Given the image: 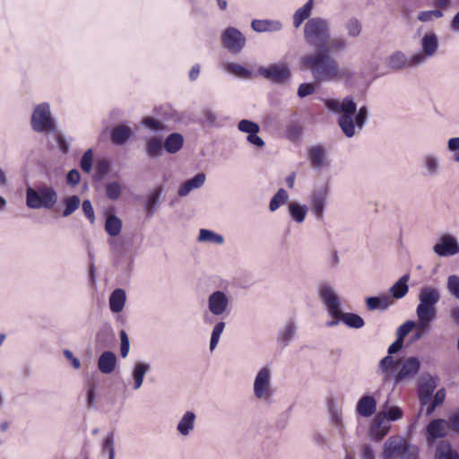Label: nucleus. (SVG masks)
<instances>
[{"mask_svg": "<svg viewBox=\"0 0 459 459\" xmlns=\"http://www.w3.org/2000/svg\"><path fill=\"white\" fill-rule=\"evenodd\" d=\"M299 68L309 72L316 82H339L348 76L345 69L325 49L306 53L299 58Z\"/></svg>", "mask_w": 459, "mask_h": 459, "instance_id": "nucleus-1", "label": "nucleus"}, {"mask_svg": "<svg viewBox=\"0 0 459 459\" xmlns=\"http://www.w3.org/2000/svg\"><path fill=\"white\" fill-rule=\"evenodd\" d=\"M325 108L333 113L339 114L337 122L345 136L351 138L358 134L368 119V109L362 106L357 110V104L352 95L342 100L327 99L324 100Z\"/></svg>", "mask_w": 459, "mask_h": 459, "instance_id": "nucleus-2", "label": "nucleus"}, {"mask_svg": "<svg viewBox=\"0 0 459 459\" xmlns=\"http://www.w3.org/2000/svg\"><path fill=\"white\" fill-rule=\"evenodd\" d=\"M318 297L333 318L341 319L343 324L351 328L359 329L364 326V320L359 315L342 312L340 298L334 289L328 283L319 285Z\"/></svg>", "mask_w": 459, "mask_h": 459, "instance_id": "nucleus-3", "label": "nucleus"}, {"mask_svg": "<svg viewBox=\"0 0 459 459\" xmlns=\"http://www.w3.org/2000/svg\"><path fill=\"white\" fill-rule=\"evenodd\" d=\"M441 298L438 289L432 286H425L418 294L419 304L416 307L418 319L434 321L437 315V304Z\"/></svg>", "mask_w": 459, "mask_h": 459, "instance_id": "nucleus-4", "label": "nucleus"}, {"mask_svg": "<svg viewBox=\"0 0 459 459\" xmlns=\"http://www.w3.org/2000/svg\"><path fill=\"white\" fill-rule=\"evenodd\" d=\"M419 449L401 437H390L384 444L382 459H418Z\"/></svg>", "mask_w": 459, "mask_h": 459, "instance_id": "nucleus-5", "label": "nucleus"}, {"mask_svg": "<svg viewBox=\"0 0 459 459\" xmlns=\"http://www.w3.org/2000/svg\"><path fill=\"white\" fill-rule=\"evenodd\" d=\"M330 37L327 21L320 17L308 19L304 26V39L309 45L322 49Z\"/></svg>", "mask_w": 459, "mask_h": 459, "instance_id": "nucleus-6", "label": "nucleus"}, {"mask_svg": "<svg viewBox=\"0 0 459 459\" xmlns=\"http://www.w3.org/2000/svg\"><path fill=\"white\" fill-rule=\"evenodd\" d=\"M57 202V194L48 186L39 187L35 190L29 187L26 191V203L31 209H51Z\"/></svg>", "mask_w": 459, "mask_h": 459, "instance_id": "nucleus-7", "label": "nucleus"}, {"mask_svg": "<svg viewBox=\"0 0 459 459\" xmlns=\"http://www.w3.org/2000/svg\"><path fill=\"white\" fill-rule=\"evenodd\" d=\"M420 45L421 52L414 53L410 56L411 66H419L437 54L439 46L438 38L436 33L428 32L421 38Z\"/></svg>", "mask_w": 459, "mask_h": 459, "instance_id": "nucleus-8", "label": "nucleus"}, {"mask_svg": "<svg viewBox=\"0 0 459 459\" xmlns=\"http://www.w3.org/2000/svg\"><path fill=\"white\" fill-rule=\"evenodd\" d=\"M254 394L258 400L270 402L273 394L272 385V370L269 367L262 368L254 381Z\"/></svg>", "mask_w": 459, "mask_h": 459, "instance_id": "nucleus-9", "label": "nucleus"}, {"mask_svg": "<svg viewBox=\"0 0 459 459\" xmlns=\"http://www.w3.org/2000/svg\"><path fill=\"white\" fill-rule=\"evenodd\" d=\"M31 126L34 131L39 133L56 131L48 103H41L36 107L31 117Z\"/></svg>", "mask_w": 459, "mask_h": 459, "instance_id": "nucleus-10", "label": "nucleus"}, {"mask_svg": "<svg viewBox=\"0 0 459 459\" xmlns=\"http://www.w3.org/2000/svg\"><path fill=\"white\" fill-rule=\"evenodd\" d=\"M208 310L214 316H222L230 312V296L222 290H215L208 296Z\"/></svg>", "mask_w": 459, "mask_h": 459, "instance_id": "nucleus-11", "label": "nucleus"}, {"mask_svg": "<svg viewBox=\"0 0 459 459\" xmlns=\"http://www.w3.org/2000/svg\"><path fill=\"white\" fill-rule=\"evenodd\" d=\"M420 368V361L416 357L396 360V373L394 377L395 384L412 378L419 372Z\"/></svg>", "mask_w": 459, "mask_h": 459, "instance_id": "nucleus-12", "label": "nucleus"}, {"mask_svg": "<svg viewBox=\"0 0 459 459\" xmlns=\"http://www.w3.org/2000/svg\"><path fill=\"white\" fill-rule=\"evenodd\" d=\"M259 74L273 82L281 83L290 76V71L287 64H273L268 67H260Z\"/></svg>", "mask_w": 459, "mask_h": 459, "instance_id": "nucleus-13", "label": "nucleus"}, {"mask_svg": "<svg viewBox=\"0 0 459 459\" xmlns=\"http://www.w3.org/2000/svg\"><path fill=\"white\" fill-rule=\"evenodd\" d=\"M433 251L439 256H452L459 253V244L450 234H444L433 247Z\"/></svg>", "mask_w": 459, "mask_h": 459, "instance_id": "nucleus-14", "label": "nucleus"}, {"mask_svg": "<svg viewBox=\"0 0 459 459\" xmlns=\"http://www.w3.org/2000/svg\"><path fill=\"white\" fill-rule=\"evenodd\" d=\"M328 189L325 186L316 189L310 196V208L313 214L319 221L323 220L324 210L326 204Z\"/></svg>", "mask_w": 459, "mask_h": 459, "instance_id": "nucleus-15", "label": "nucleus"}, {"mask_svg": "<svg viewBox=\"0 0 459 459\" xmlns=\"http://www.w3.org/2000/svg\"><path fill=\"white\" fill-rule=\"evenodd\" d=\"M225 47L233 53H238L246 43L245 37L235 28H228L223 35Z\"/></svg>", "mask_w": 459, "mask_h": 459, "instance_id": "nucleus-16", "label": "nucleus"}, {"mask_svg": "<svg viewBox=\"0 0 459 459\" xmlns=\"http://www.w3.org/2000/svg\"><path fill=\"white\" fill-rule=\"evenodd\" d=\"M448 429V421L446 420L437 419L433 420L429 423L427 427V432L429 438L437 439L444 437L446 435Z\"/></svg>", "mask_w": 459, "mask_h": 459, "instance_id": "nucleus-17", "label": "nucleus"}, {"mask_svg": "<svg viewBox=\"0 0 459 459\" xmlns=\"http://www.w3.org/2000/svg\"><path fill=\"white\" fill-rule=\"evenodd\" d=\"M390 426L385 412L378 413L372 425V435L377 440L382 439L389 431Z\"/></svg>", "mask_w": 459, "mask_h": 459, "instance_id": "nucleus-18", "label": "nucleus"}, {"mask_svg": "<svg viewBox=\"0 0 459 459\" xmlns=\"http://www.w3.org/2000/svg\"><path fill=\"white\" fill-rule=\"evenodd\" d=\"M385 65L389 69L401 70L404 67H412L410 65V57L402 51H394L387 56Z\"/></svg>", "mask_w": 459, "mask_h": 459, "instance_id": "nucleus-19", "label": "nucleus"}, {"mask_svg": "<svg viewBox=\"0 0 459 459\" xmlns=\"http://www.w3.org/2000/svg\"><path fill=\"white\" fill-rule=\"evenodd\" d=\"M195 419L196 416L195 412L191 411L185 412L177 426V430L178 433L184 437L188 436L190 432L195 429Z\"/></svg>", "mask_w": 459, "mask_h": 459, "instance_id": "nucleus-20", "label": "nucleus"}, {"mask_svg": "<svg viewBox=\"0 0 459 459\" xmlns=\"http://www.w3.org/2000/svg\"><path fill=\"white\" fill-rule=\"evenodd\" d=\"M117 365V357L112 351H104L98 359V368L103 374H110Z\"/></svg>", "mask_w": 459, "mask_h": 459, "instance_id": "nucleus-21", "label": "nucleus"}, {"mask_svg": "<svg viewBox=\"0 0 459 459\" xmlns=\"http://www.w3.org/2000/svg\"><path fill=\"white\" fill-rule=\"evenodd\" d=\"M308 160L311 163V167L314 169H320L328 164L324 148L319 145L313 146L308 150Z\"/></svg>", "mask_w": 459, "mask_h": 459, "instance_id": "nucleus-22", "label": "nucleus"}, {"mask_svg": "<svg viewBox=\"0 0 459 459\" xmlns=\"http://www.w3.org/2000/svg\"><path fill=\"white\" fill-rule=\"evenodd\" d=\"M206 177L204 173H198L193 178L186 181L178 189V195L181 197L186 196L192 190L200 188L205 182Z\"/></svg>", "mask_w": 459, "mask_h": 459, "instance_id": "nucleus-23", "label": "nucleus"}, {"mask_svg": "<svg viewBox=\"0 0 459 459\" xmlns=\"http://www.w3.org/2000/svg\"><path fill=\"white\" fill-rule=\"evenodd\" d=\"M377 402L369 395L361 397L357 404V412L363 417H370L376 411Z\"/></svg>", "mask_w": 459, "mask_h": 459, "instance_id": "nucleus-24", "label": "nucleus"}, {"mask_svg": "<svg viewBox=\"0 0 459 459\" xmlns=\"http://www.w3.org/2000/svg\"><path fill=\"white\" fill-rule=\"evenodd\" d=\"M251 27L257 32L278 31L281 30L282 24L279 21L253 20Z\"/></svg>", "mask_w": 459, "mask_h": 459, "instance_id": "nucleus-25", "label": "nucleus"}, {"mask_svg": "<svg viewBox=\"0 0 459 459\" xmlns=\"http://www.w3.org/2000/svg\"><path fill=\"white\" fill-rule=\"evenodd\" d=\"M409 279H410V275L404 274L390 288L389 293L391 294L393 299H402L408 293Z\"/></svg>", "mask_w": 459, "mask_h": 459, "instance_id": "nucleus-26", "label": "nucleus"}, {"mask_svg": "<svg viewBox=\"0 0 459 459\" xmlns=\"http://www.w3.org/2000/svg\"><path fill=\"white\" fill-rule=\"evenodd\" d=\"M396 360L390 354L384 357L378 364V372L383 375V381L387 382L395 370Z\"/></svg>", "mask_w": 459, "mask_h": 459, "instance_id": "nucleus-27", "label": "nucleus"}, {"mask_svg": "<svg viewBox=\"0 0 459 459\" xmlns=\"http://www.w3.org/2000/svg\"><path fill=\"white\" fill-rule=\"evenodd\" d=\"M396 360L390 354L384 357L378 364V372L383 375V381L387 382L395 370Z\"/></svg>", "mask_w": 459, "mask_h": 459, "instance_id": "nucleus-28", "label": "nucleus"}, {"mask_svg": "<svg viewBox=\"0 0 459 459\" xmlns=\"http://www.w3.org/2000/svg\"><path fill=\"white\" fill-rule=\"evenodd\" d=\"M150 369L151 366L146 362L135 363L132 372L134 390H138L142 386L144 376Z\"/></svg>", "mask_w": 459, "mask_h": 459, "instance_id": "nucleus-29", "label": "nucleus"}, {"mask_svg": "<svg viewBox=\"0 0 459 459\" xmlns=\"http://www.w3.org/2000/svg\"><path fill=\"white\" fill-rule=\"evenodd\" d=\"M314 7V1L308 0L302 7L299 8L293 14V26L298 29L307 20Z\"/></svg>", "mask_w": 459, "mask_h": 459, "instance_id": "nucleus-30", "label": "nucleus"}, {"mask_svg": "<svg viewBox=\"0 0 459 459\" xmlns=\"http://www.w3.org/2000/svg\"><path fill=\"white\" fill-rule=\"evenodd\" d=\"M126 303V292L122 289L115 290L109 297V307L113 313L123 310Z\"/></svg>", "mask_w": 459, "mask_h": 459, "instance_id": "nucleus-31", "label": "nucleus"}, {"mask_svg": "<svg viewBox=\"0 0 459 459\" xmlns=\"http://www.w3.org/2000/svg\"><path fill=\"white\" fill-rule=\"evenodd\" d=\"M437 386L435 378L429 377L420 386L419 395L422 404H426L431 398V395Z\"/></svg>", "mask_w": 459, "mask_h": 459, "instance_id": "nucleus-32", "label": "nucleus"}, {"mask_svg": "<svg viewBox=\"0 0 459 459\" xmlns=\"http://www.w3.org/2000/svg\"><path fill=\"white\" fill-rule=\"evenodd\" d=\"M131 135H132L131 128L126 126L121 125V126H116L112 130L111 139L114 143L122 145L126 142H127V140L131 137Z\"/></svg>", "mask_w": 459, "mask_h": 459, "instance_id": "nucleus-33", "label": "nucleus"}, {"mask_svg": "<svg viewBox=\"0 0 459 459\" xmlns=\"http://www.w3.org/2000/svg\"><path fill=\"white\" fill-rule=\"evenodd\" d=\"M288 212L290 217L297 223H301L305 221L307 212V206L306 204H300L297 202H291L288 205Z\"/></svg>", "mask_w": 459, "mask_h": 459, "instance_id": "nucleus-34", "label": "nucleus"}, {"mask_svg": "<svg viewBox=\"0 0 459 459\" xmlns=\"http://www.w3.org/2000/svg\"><path fill=\"white\" fill-rule=\"evenodd\" d=\"M184 143V137L178 133L169 134L164 142V149L169 153L178 152Z\"/></svg>", "mask_w": 459, "mask_h": 459, "instance_id": "nucleus-35", "label": "nucleus"}, {"mask_svg": "<svg viewBox=\"0 0 459 459\" xmlns=\"http://www.w3.org/2000/svg\"><path fill=\"white\" fill-rule=\"evenodd\" d=\"M123 227L122 221L114 214L107 217L105 221V230L110 237H117L120 234Z\"/></svg>", "mask_w": 459, "mask_h": 459, "instance_id": "nucleus-36", "label": "nucleus"}, {"mask_svg": "<svg viewBox=\"0 0 459 459\" xmlns=\"http://www.w3.org/2000/svg\"><path fill=\"white\" fill-rule=\"evenodd\" d=\"M162 193V187L157 186L155 189H153L148 195L145 208L148 212V216H152L155 211L157 210L159 204H160V198Z\"/></svg>", "mask_w": 459, "mask_h": 459, "instance_id": "nucleus-37", "label": "nucleus"}, {"mask_svg": "<svg viewBox=\"0 0 459 459\" xmlns=\"http://www.w3.org/2000/svg\"><path fill=\"white\" fill-rule=\"evenodd\" d=\"M423 166L429 176H436L440 169V162L437 156L434 154H426L422 158Z\"/></svg>", "mask_w": 459, "mask_h": 459, "instance_id": "nucleus-38", "label": "nucleus"}, {"mask_svg": "<svg viewBox=\"0 0 459 459\" xmlns=\"http://www.w3.org/2000/svg\"><path fill=\"white\" fill-rule=\"evenodd\" d=\"M435 459H459V454L450 444L441 443L436 450Z\"/></svg>", "mask_w": 459, "mask_h": 459, "instance_id": "nucleus-39", "label": "nucleus"}, {"mask_svg": "<svg viewBox=\"0 0 459 459\" xmlns=\"http://www.w3.org/2000/svg\"><path fill=\"white\" fill-rule=\"evenodd\" d=\"M297 326L293 321H289L279 333L278 340L286 346L296 333Z\"/></svg>", "mask_w": 459, "mask_h": 459, "instance_id": "nucleus-40", "label": "nucleus"}, {"mask_svg": "<svg viewBox=\"0 0 459 459\" xmlns=\"http://www.w3.org/2000/svg\"><path fill=\"white\" fill-rule=\"evenodd\" d=\"M65 209L62 212L64 217H68L74 213L81 205V199L77 195H70L63 200Z\"/></svg>", "mask_w": 459, "mask_h": 459, "instance_id": "nucleus-41", "label": "nucleus"}, {"mask_svg": "<svg viewBox=\"0 0 459 459\" xmlns=\"http://www.w3.org/2000/svg\"><path fill=\"white\" fill-rule=\"evenodd\" d=\"M289 195L283 188H280L277 193L273 196L269 204V210L275 212L281 205L287 203Z\"/></svg>", "mask_w": 459, "mask_h": 459, "instance_id": "nucleus-42", "label": "nucleus"}, {"mask_svg": "<svg viewBox=\"0 0 459 459\" xmlns=\"http://www.w3.org/2000/svg\"><path fill=\"white\" fill-rule=\"evenodd\" d=\"M198 241L221 245L224 242V238L221 235H219L212 230L203 229L199 232Z\"/></svg>", "mask_w": 459, "mask_h": 459, "instance_id": "nucleus-43", "label": "nucleus"}, {"mask_svg": "<svg viewBox=\"0 0 459 459\" xmlns=\"http://www.w3.org/2000/svg\"><path fill=\"white\" fill-rule=\"evenodd\" d=\"M224 68L230 74L240 78H248L251 74L249 70L237 63H227L224 65Z\"/></svg>", "mask_w": 459, "mask_h": 459, "instance_id": "nucleus-44", "label": "nucleus"}, {"mask_svg": "<svg viewBox=\"0 0 459 459\" xmlns=\"http://www.w3.org/2000/svg\"><path fill=\"white\" fill-rule=\"evenodd\" d=\"M432 322L433 321H423L422 319H418V322H416V326L414 327L416 328V331L412 335V342H416L427 334L431 328Z\"/></svg>", "mask_w": 459, "mask_h": 459, "instance_id": "nucleus-45", "label": "nucleus"}, {"mask_svg": "<svg viewBox=\"0 0 459 459\" xmlns=\"http://www.w3.org/2000/svg\"><path fill=\"white\" fill-rule=\"evenodd\" d=\"M226 324L223 321H220L215 324L212 328L211 340H210V350L212 351L217 347L220 337L225 329Z\"/></svg>", "mask_w": 459, "mask_h": 459, "instance_id": "nucleus-46", "label": "nucleus"}, {"mask_svg": "<svg viewBox=\"0 0 459 459\" xmlns=\"http://www.w3.org/2000/svg\"><path fill=\"white\" fill-rule=\"evenodd\" d=\"M162 143L158 138H152L147 143V154L152 157H159L162 153Z\"/></svg>", "mask_w": 459, "mask_h": 459, "instance_id": "nucleus-47", "label": "nucleus"}, {"mask_svg": "<svg viewBox=\"0 0 459 459\" xmlns=\"http://www.w3.org/2000/svg\"><path fill=\"white\" fill-rule=\"evenodd\" d=\"M345 30L350 37L356 38L360 35L362 26L358 19L351 18L345 23Z\"/></svg>", "mask_w": 459, "mask_h": 459, "instance_id": "nucleus-48", "label": "nucleus"}, {"mask_svg": "<svg viewBox=\"0 0 459 459\" xmlns=\"http://www.w3.org/2000/svg\"><path fill=\"white\" fill-rule=\"evenodd\" d=\"M416 326V322L408 320L401 325L396 330V337L402 341L412 331Z\"/></svg>", "mask_w": 459, "mask_h": 459, "instance_id": "nucleus-49", "label": "nucleus"}, {"mask_svg": "<svg viewBox=\"0 0 459 459\" xmlns=\"http://www.w3.org/2000/svg\"><path fill=\"white\" fill-rule=\"evenodd\" d=\"M446 288L452 296L459 299V276L450 275L447 278Z\"/></svg>", "mask_w": 459, "mask_h": 459, "instance_id": "nucleus-50", "label": "nucleus"}, {"mask_svg": "<svg viewBox=\"0 0 459 459\" xmlns=\"http://www.w3.org/2000/svg\"><path fill=\"white\" fill-rule=\"evenodd\" d=\"M328 49L332 52H341L347 48V41L342 37L333 38L328 39Z\"/></svg>", "mask_w": 459, "mask_h": 459, "instance_id": "nucleus-51", "label": "nucleus"}, {"mask_svg": "<svg viewBox=\"0 0 459 459\" xmlns=\"http://www.w3.org/2000/svg\"><path fill=\"white\" fill-rule=\"evenodd\" d=\"M238 127L241 132L247 133L248 134L258 133L260 129L259 126L256 123L247 119L241 120L238 123Z\"/></svg>", "mask_w": 459, "mask_h": 459, "instance_id": "nucleus-52", "label": "nucleus"}, {"mask_svg": "<svg viewBox=\"0 0 459 459\" xmlns=\"http://www.w3.org/2000/svg\"><path fill=\"white\" fill-rule=\"evenodd\" d=\"M443 17V13L440 10L422 11L418 13V20L423 22H430L433 19Z\"/></svg>", "mask_w": 459, "mask_h": 459, "instance_id": "nucleus-53", "label": "nucleus"}, {"mask_svg": "<svg viewBox=\"0 0 459 459\" xmlns=\"http://www.w3.org/2000/svg\"><path fill=\"white\" fill-rule=\"evenodd\" d=\"M107 196L111 200H117L121 195V186L117 182L108 183L106 186Z\"/></svg>", "mask_w": 459, "mask_h": 459, "instance_id": "nucleus-54", "label": "nucleus"}, {"mask_svg": "<svg viewBox=\"0 0 459 459\" xmlns=\"http://www.w3.org/2000/svg\"><path fill=\"white\" fill-rule=\"evenodd\" d=\"M92 160L93 153L91 149H89L84 152L81 160V168L84 172L89 173L91 170Z\"/></svg>", "mask_w": 459, "mask_h": 459, "instance_id": "nucleus-55", "label": "nucleus"}, {"mask_svg": "<svg viewBox=\"0 0 459 459\" xmlns=\"http://www.w3.org/2000/svg\"><path fill=\"white\" fill-rule=\"evenodd\" d=\"M82 212H83L84 215L86 216V218L91 222V224H94V222H95V213H94V210H93V207H92V204H91V201L90 200H84L82 203Z\"/></svg>", "mask_w": 459, "mask_h": 459, "instance_id": "nucleus-56", "label": "nucleus"}, {"mask_svg": "<svg viewBox=\"0 0 459 459\" xmlns=\"http://www.w3.org/2000/svg\"><path fill=\"white\" fill-rule=\"evenodd\" d=\"M120 340H121V346H120V354L122 358H126L130 350V342L129 338L126 333V331L122 330L120 331Z\"/></svg>", "mask_w": 459, "mask_h": 459, "instance_id": "nucleus-57", "label": "nucleus"}, {"mask_svg": "<svg viewBox=\"0 0 459 459\" xmlns=\"http://www.w3.org/2000/svg\"><path fill=\"white\" fill-rule=\"evenodd\" d=\"M447 148L454 153V160L459 162V137L450 138L447 142Z\"/></svg>", "mask_w": 459, "mask_h": 459, "instance_id": "nucleus-58", "label": "nucleus"}, {"mask_svg": "<svg viewBox=\"0 0 459 459\" xmlns=\"http://www.w3.org/2000/svg\"><path fill=\"white\" fill-rule=\"evenodd\" d=\"M316 87L313 83H301L298 89L299 98H304L315 92Z\"/></svg>", "mask_w": 459, "mask_h": 459, "instance_id": "nucleus-59", "label": "nucleus"}, {"mask_svg": "<svg viewBox=\"0 0 459 459\" xmlns=\"http://www.w3.org/2000/svg\"><path fill=\"white\" fill-rule=\"evenodd\" d=\"M143 124L152 129V130H155V131H161L163 130L164 128V126L161 122L156 120V119H153L152 117H145L143 120Z\"/></svg>", "mask_w": 459, "mask_h": 459, "instance_id": "nucleus-60", "label": "nucleus"}, {"mask_svg": "<svg viewBox=\"0 0 459 459\" xmlns=\"http://www.w3.org/2000/svg\"><path fill=\"white\" fill-rule=\"evenodd\" d=\"M388 420H397L403 417L402 410L397 406L391 407L387 412H385Z\"/></svg>", "mask_w": 459, "mask_h": 459, "instance_id": "nucleus-61", "label": "nucleus"}, {"mask_svg": "<svg viewBox=\"0 0 459 459\" xmlns=\"http://www.w3.org/2000/svg\"><path fill=\"white\" fill-rule=\"evenodd\" d=\"M81 179L80 173L77 169H72L66 176V182L68 185L76 186L79 184Z\"/></svg>", "mask_w": 459, "mask_h": 459, "instance_id": "nucleus-62", "label": "nucleus"}, {"mask_svg": "<svg viewBox=\"0 0 459 459\" xmlns=\"http://www.w3.org/2000/svg\"><path fill=\"white\" fill-rule=\"evenodd\" d=\"M366 305L368 310L380 309V302L378 297H368L366 299Z\"/></svg>", "mask_w": 459, "mask_h": 459, "instance_id": "nucleus-63", "label": "nucleus"}, {"mask_svg": "<svg viewBox=\"0 0 459 459\" xmlns=\"http://www.w3.org/2000/svg\"><path fill=\"white\" fill-rule=\"evenodd\" d=\"M449 424L454 431L459 433V411L450 417Z\"/></svg>", "mask_w": 459, "mask_h": 459, "instance_id": "nucleus-64", "label": "nucleus"}]
</instances>
